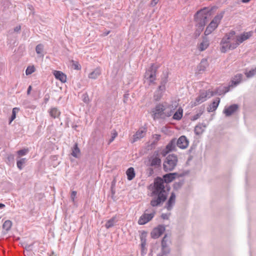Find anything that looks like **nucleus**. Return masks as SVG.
I'll use <instances>...</instances> for the list:
<instances>
[{
	"mask_svg": "<svg viewBox=\"0 0 256 256\" xmlns=\"http://www.w3.org/2000/svg\"><path fill=\"white\" fill-rule=\"evenodd\" d=\"M236 38L237 36H236V32L234 30H230L226 34L220 43L221 52L225 53L228 50L234 49L235 48L232 46L235 42H236Z\"/></svg>",
	"mask_w": 256,
	"mask_h": 256,
	"instance_id": "obj_1",
	"label": "nucleus"
},
{
	"mask_svg": "<svg viewBox=\"0 0 256 256\" xmlns=\"http://www.w3.org/2000/svg\"><path fill=\"white\" fill-rule=\"evenodd\" d=\"M169 186L160 178H157L154 182V189L153 194L167 197V192L169 190Z\"/></svg>",
	"mask_w": 256,
	"mask_h": 256,
	"instance_id": "obj_2",
	"label": "nucleus"
},
{
	"mask_svg": "<svg viewBox=\"0 0 256 256\" xmlns=\"http://www.w3.org/2000/svg\"><path fill=\"white\" fill-rule=\"evenodd\" d=\"M172 112H170L162 104L157 105L152 111V117L154 119L165 118L172 116Z\"/></svg>",
	"mask_w": 256,
	"mask_h": 256,
	"instance_id": "obj_3",
	"label": "nucleus"
},
{
	"mask_svg": "<svg viewBox=\"0 0 256 256\" xmlns=\"http://www.w3.org/2000/svg\"><path fill=\"white\" fill-rule=\"evenodd\" d=\"M178 162V158L176 155L169 154L164 162V169L166 172L172 171L176 166Z\"/></svg>",
	"mask_w": 256,
	"mask_h": 256,
	"instance_id": "obj_4",
	"label": "nucleus"
},
{
	"mask_svg": "<svg viewBox=\"0 0 256 256\" xmlns=\"http://www.w3.org/2000/svg\"><path fill=\"white\" fill-rule=\"evenodd\" d=\"M155 214V210L153 208L146 210L144 214L140 216L138 220V224L140 225H143L148 223L152 219Z\"/></svg>",
	"mask_w": 256,
	"mask_h": 256,
	"instance_id": "obj_5",
	"label": "nucleus"
},
{
	"mask_svg": "<svg viewBox=\"0 0 256 256\" xmlns=\"http://www.w3.org/2000/svg\"><path fill=\"white\" fill-rule=\"evenodd\" d=\"M208 12L206 8H204L197 12L195 18L200 25V26L202 28L206 24L207 22L208 16L210 15L208 14Z\"/></svg>",
	"mask_w": 256,
	"mask_h": 256,
	"instance_id": "obj_6",
	"label": "nucleus"
},
{
	"mask_svg": "<svg viewBox=\"0 0 256 256\" xmlns=\"http://www.w3.org/2000/svg\"><path fill=\"white\" fill-rule=\"evenodd\" d=\"M224 12H221L216 15L212 20L210 22L208 26L206 28L205 31L206 34H208L214 30L220 24L221 20L223 18Z\"/></svg>",
	"mask_w": 256,
	"mask_h": 256,
	"instance_id": "obj_7",
	"label": "nucleus"
},
{
	"mask_svg": "<svg viewBox=\"0 0 256 256\" xmlns=\"http://www.w3.org/2000/svg\"><path fill=\"white\" fill-rule=\"evenodd\" d=\"M214 95V92L212 91L208 90H201L200 92L199 96L196 98L194 102V106H196L202 104V102L206 101L208 98H211Z\"/></svg>",
	"mask_w": 256,
	"mask_h": 256,
	"instance_id": "obj_8",
	"label": "nucleus"
},
{
	"mask_svg": "<svg viewBox=\"0 0 256 256\" xmlns=\"http://www.w3.org/2000/svg\"><path fill=\"white\" fill-rule=\"evenodd\" d=\"M156 67L152 64L150 68L146 72L144 75L145 82L149 84L154 82L156 80Z\"/></svg>",
	"mask_w": 256,
	"mask_h": 256,
	"instance_id": "obj_9",
	"label": "nucleus"
},
{
	"mask_svg": "<svg viewBox=\"0 0 256 256\" xmlns=\"http://www.w3.org/2000/svg\"><path fill=\"white\" fill-rule=\"evenodd\" d=\"M252 34V32H244L240 36H237L236 42H235L234 44H232V48H237L240 44L250 38Z\"/></svg>",
	"mask_w": 256,
	"mask_h": 256,
	"instance_id": "obj_10",
	"label": "nucleus"
},
{
	"mask_svg": "<svg viewBox=\"0 0 256 256\" xmlns=\"http://www.w3.org/2000/svg\"><path fill=\"white\" fill-rule=\"evenodd\" d=\"M146 130L144 128H140L136 133L133 136L131 140V142L134 143L144 138L146 135Z\"/></svg>",
	"mask_w": 256,
	"mask_h": 256,
	"instance_id": "obj_11",
	"label": "nucleus"
},
{
	"mask_svg": "<svg viewBox=\"0 0 256 256\" xmlns=\"http://www.w3.org/2000/svg\"><path fill=\"white\" fill-rule=\"evenodd\" d=\"M176 144L179 148L185 149L188 146L189 142L185 136H182L178 140H176Z\"/></svg>",
	"mask_w": 256,
	"mask_h": 256,
	"instance_id": "obj_12",
	"label": "nucleus"
},
{
	"mask_svg": "<svg viewBox=\"0 0 256 256\" xmlns=\"http://www.w3.org/2000/svg\"><path fill=\"white\" fill-rule=\"evenodd\" d=\"M176 139H172L166 146L164 150L162 151V154L165 156L168 152L176 150Z\"/></svg>",
	"mask_w": 256,
	"mask_h": 256,
	"instance_id": "obj_13",
	"label": "nucleus"
},
{
	"mask_svg": "<svg viewBox=\"0 0 256 256\" xmlns=\"http://www.w3.org/2000/svg\"><path fill=\"white\" fill-rule=\"evenodd\" d=\"M164 230V226L160 225L152 230L151 232L152 237L154 238H157L162 234Z\"/></svg>",
	"mask_w": 256,
	"mask_h": 256,
	"instance_id": "obj_14",
	"label": "nucleus"
},
{
	"mask_svg": "<svg viewBox=\"0 0 256 256\" xmlns=\"http://www.w3.org/2000/svg\"><path fill=\"white\" fill-rule=\"evenodd\" d=\"M156 198H154L150 202V205L152 207L160 206L166 199V196L157 195Z\"/></svg>",
	"mask_w": 256,
	"mask_h": 256,
	"instance_id": "obj_15",
	"label": "nucleus"
},
{
	"mask_svg": "<svg viewBox=\"0 0 256 256\" xmlns=\"http://www.w3.org/2000/svg\"><path fill=\"white\" fill-rule=\"evenodd\" d=\"M238 108L236 104H232L229 106L226 107L223 111L226 116H230L234 114Z\"/></svg>",
	"mask_w": 256,
	"mask_h": 256,
	"instance_id": "obj_16",
	"label": "nucleus"
},
{
	"mask_svg": "<svg viewBox=\"0 0 256 256\" xmlns=\"http://www.w3.org/2000/svg\"><path fill=\"white\" fill-rule=\"evenodd\" d=\"M150 166L157 168L160 166L161 160L158 154L152 156L150 159Z\"/></svg>",
	"mask_w": 256,
	"mask_h": 256,
	"instance_id": "obj_17",
	"label": "nucleus"
},
{
	"mask_svg": "<svg viewBox=\"0 0 256 256\" xmlns=\"http://www.w3.org/2000/svg\"><path fill=\"white\" fill-rule=\"evenodd\" d=\"M175 201H176V195L174 193H172L171 194V196H170L169 200H168V202L166 204V205L165 206L166 208L168 210H170L172 208L175 204Z\"/></svg>",
	"mask_w": 256,
	"mask_h": 256,
	"instance_id": "obj_18",
	"label": "nucleus"
},
{
	"mask_svg": "<svg viewBox=\"0 0 256 256\" xmlns=\"http://www.w3.org/2000/svg\"><path fill=\"white\" fill-rule=\"evenodd\" d=\"M100 69L98 68H97L88 74V78L90 79L95 80L100 75Z\"/></svg>",
	"mask_w": 256,
	"mask_h": 256,
	"instance_id": "obj_19",
	"label": "nucleus"
},
{
	"mask_svg": "<svg viewBox=\"0 0 256 256\" xmlns=\"http://www.w3.org/2000/svg\"><path fill=\"white\" fill-rule=\"evenodd\" d=\"M169 242V238L166 234L163 238L162 241V246L163 250L164 252L166 253L168 252V243Z\"/></svg>",
	"mask_w": 256,
	"mask_h": 256,
	"instance_id": "obj_20",
	"label": "nucleus"
},
{
	"mask_svg": "<svg viewBox=\"0 0 256 256\" xmlns=\"http://www.w3.org/2000/svg\"><path fill=\"white\" fill-rule=\"evenodd\" d=\"M220 102L219 98H216L208 108V110L209 112L214 111L218 108Z\"/></svg>",
	"mask_w": 256,
	"mask_h": 256,
	"instance_id": "obj_21",
	"label": "nucleus"
},
{
	"mask_svg": "<svg viewBox=\"0 0 256 256\" xmlns=\"http://www.w3.org/2000/svg\"><path fill=\"white\" fill-rule=\"evenodd\" d=\"M206 125L202 124H200L196 126L194 128V132L196 135H200L204 131Z\"/></svg>",
	"mask_w": 256,
	"mask_h": 256,
	"instance_id": "obj_22",
	"label": "nucleus"
},
{
	"mask_svg": "<svg viewBox=\"0 0 256 256\" xmlns=\"http://www.w3.org/2000/svg\"><path fill=\"white\" fill-rule=\"evenodd\" d=\"M68 67L70 69H74L76 70H80L81 69V66L76 61L73 60H70L68 63Z\"/></svg>",
	"mask_w": 256,
	"mask_h": 256,
	"instance_id": "obj_23",
	"label": "nucleus"
},
{
	"mask_svg": "<svg viewBox=\"0 0 256 256\" xmlns=\"http://www.w3.org/2000/svg\"><path fill=\"white\" fill-rule=\"evenodd\" d=\"M242 75L240 74H236L232 80V84L230 86H235L240 83Z\"/></svg>",
	"mask_w": 256,
	"mask_h": 256,
	"instance_id": "obj_24",
	"label": "nucleus"
},
{
	"mask_svg": "<svg viewBox=\"0 0 256 256\" xmlns=\"http://www.w3.org/2000/svg\"><path fill=\"white\" fill-rule=\"evenodd\" d=\"M71 154L75 158H79L80 156V152L78 148V147L77 144H74V146L72 148Z\"/></svg>",
	"mask_w": 256,
	"mask_h": 256,
	"instance_id": "obj_25",
	"label": "nucleus"
},
{
	"mask_svg": "<svg viewBox=\"0 0 256 256\" xmlns=\"http://www.w3.org/2000/svg\"><path fill=\"white\" fill-rule=\"evenodd\" d=\"M117 222L116 218V216L112 217L106 222L105 226L108 229L112 228L116 225Z\"/></svg>",
	"mask_w": 256,
	"mask_h": 256,
	"instance_id": "obj_26",
	"label": "nucleus"
},
{
	"mask_svg": "<svg viewBox=\"0 0 256 256\" xmlns=\"http://www.w3.org/2000/svg\"><path fill=\"white\" fill-rule=\"evenodd\" d=\"M176 175V173H170L166 174L164 176L162 179L164 180V182H165L168 185V183L171 182L175 178V176Z\"/></svg>",
	"mask_w": 256,
	"mask_h": 256,
	"instance_id": "obj_27",
	"label": "nucleus"
},
{
	"mask_svg": "<svg viewBox=\"0 0 256 256\" xmlns=\"http://www.w3.org/2000/svg\"><path fill=\"white\" fill-rule=\"evenodd\" d=\"M208 62L206 59H202L200 63L198 66V69L199 72L204 71L208 66Z\"/></svg>",
	"mask_w": 256,
	"mask_h": 256,
	"instance_id": "obj_28",
	"label": "nucleus"
},
{
	"mask_svg": "<svg viewBox=\"0 0 256 256\" xmlns=\"http://www.w3.org/2000/svg\"><path fill=\"white\" fill-rule=\"evenodd\" d=\"M209 46V41L206 38H204L199 46V49L200 51L205 50Z\"/></svg>",
	"mask_w": 256,
	"mask_h": 256,
	"instance_id": "obj_29",
	"label": "nucleus"
},
{
	"mask_svg": "<svg viewBox=\"0 0 256 256\" xmlns=\"http://www.w3.org/2000/svg\"><path fill=\"white\" fill-rule=\"evenodd\" d=\"M53 74L56 79L60 80L62 82H64V74L62 72L54 70Z\"/></svg>",
	"mask_w": 256,
	"mask_h": 256,
	"instance_id": "obj_30",
	"label": "nucleus"
},
{
	"mask_svg": "<svg viewBox=\"0 0 256 256\" xmlns=\"http://www.w3.org/2000/svg\"><path fill=\"white\" fill-rule=\"evenodd\" d=\"M128 179L129 180H132L135 176V172L133 168H130L126 172Z\"/></svg>",
	"mask_w": 256,
	"mask_h": 256,
	"instance_id": "obj_31",
	"label": "nucleus"
},
{
	"mask_svg": "<svg viewBox=\"0 0 256 256\" xmlns=\"http://www.w3.org/2000/svg\"><path fill=\"white\" fill-rule=\"evenodd\" d=\"M49 113L52 118H58L60 115V112L58 108H53L50 110Z\"/></svg>",
	"mask_w": 256,
	"mask_h": 256,
	"instance_id": "obj_32",
	"label": "nucleus"
},
{
	"mask_svg": "<svg viewBox=\"0 0 256 256\" xmlns=\"http://www.w3.org/2000/svg\"><path fill=\"white\" fill-rule=\"evenodd\" d=\"M12 226V222L10 220H6L2 224V228L6 232L9 231Z\"/></svg>",
	"mask_w": 256,
	"mask_h": 256,
	"instance_id": "obj_33",
	"label": "nucleus"
},
{
	"mask_svg": "<svg viewBox=\"0 0 256 256\" xmlns=\"http://www.w3.org/2000/svg\"><path fill=\"white\" fill-rule=\"evenodd\" d=\"M20 110V108H14L12 110V114L10 119L9 124H10L11 122L16 118V114Z\"/></svg>",
	"mask_w": 256,
	"mask_h": 256,
	"instance_id": "obj_34",
	"label": "nucleus"
},
{
	"mask_svg": "<svg viewBox=\"0 0 256 256\" xmlns=\"http://www.w3.org/2000/svg\"><path fill=\"white\" fill-rule=\"evenodd\" d=\"M26 158H22L17 160V167L20 170H22L23 168V165L26 163Z\"/></svg>",
	"mask_w": 256,
	"mask_h": 256,
	"instance_id": "obj_35",
	"label": "nucleus"
},
{
	"mask_svg": "<svg viewBox=\"0 0 256 256\" xmlns=\"http://www.w3.org/2000/svg\"><path fill=\"white\" fill-rule=\"evenodd\" d=\"M182 116V110L180 109H178L173 116V118L174 120H180Z\"/></svg>",
	"mask_w": 256,
	"mask_h": 256,
	"instance_id": "obj_36",
	"label": "nucleus"
},
{
	"mask_svg": "<svg viewBox=\"0 0 256 256\" xmlns=\"http://www.w3.org/2000/svg\"><path fill=\"white\" fill-rule=\"evenodd\" d=\"M245 74L248 78H250L256 74V67L248 72H246Z\"/></svg>",
	"mask_w": 256,
	"mask_h": 256,
	"instance_id": "obj_37",
	"label": "nucleus"
},
{
	"mask_svg": "<svg viewBox=\"0 0 256 256\" xmlns=\"http://www.w3.org/2000/svg\"><path fill=\"white\" fill-rule=\"evenodd\" d=\"M118 132L115 130H112L110 133V138L108 140V144H110L112 142L114 141V138L117 136Z\"/></svg>",
	"mask_w": 256,
	"mask_h": 256,
	"instance_id": "obj_38",
	"label": "nucleus"
},
{
	"mask_svg": "<svg viewBox=\"0 0 256 256\" xmlns=\"http://www.w3.org/2000/svg\"><path fill=\"white\" fill-rule=\"evenodd\" d=\"M44 46L42 44H38L36 46V51L38 54H41L43 51Z\"/></svg>",
	"mask_w": 256,
	"mask_h": 256,
	"instance_id": "obj_39",
	"label": "nucleus"
},
{
	"mask_svg": "<svg viewBox=\"0 0 256 256\" xmlns=\"http://www.w3.org/2000/svg\"><path fill=\"white\" fill-rule=\"evenodd\" d=\"M34 70L35 68L34 66H29L26 70V75L30 74L34 72Z\"/></svg>",
	"mask_w": 256,
	"mask_h": 256,
	"instance_id": "obj_40",
	"label": "nucleus"
},
{
	"mask_svg": "<svg viewBox=\"0 0 256 256\" xmlns=\"http://www.w3.org/2000/svg\"><path fill=\"white\" fill-rule=\"evenodd\" d=\"M6 159L8 162H9L10 164L13 163L14 160V156L12 154H8Z\"/></svg>",
	"mask_w": 256,
	"mask_h": 256,
	"instance_id": "obj_41",
	"label": "nucleus"
},
{
	"mask_svg": "<svg viewBox=\"0 0 256 256\" xmlns=\"http://www.w3.org/2000/svg\"><path fill=\"white\" fill-rule=\"evenodd\" d=\"M28 151V149H22L18 150L17 154L19 156H22L26 155Z\"/></svg>",
	"mask_w": 256,
	"mask_h": 256,
	"instance_id": "obj_42",
	"label": "nucleus"
},
{
	"mask_svg": "<svg viewBox=\"0 0 256 256\" xmlns=\"http://www.w3.org/2000/svg\"><path fill=\"white\" fill-rule=\"evenodd\" d=\"M162 93H161L160 92H156V91L155 92L154 95V98L155 100H159L162 96Z\"/></svg>",
	"mask_w": 256,
	"mask_h": 256,
	"instance_id": "obj_43",
	"label": "nucleus"
},
{
	"mask_svg": "<svg viewBox=\"0 0 256 256\" xmlns=\"http://www.w3.org/2000/svg\"><path fill=\"white\" fill-rule=\"evenodd\" d=\"M166 88L164 85L160 84L158 88V90H156V92H160L161 93H163L165 90Z\"/></svg>",
	"mask_w": 256,
	"mask_h": 256,
	"instance_id": "obj_44",
	"label": "nucleus"
},
{
	"mask_svg": "<svg viewBox=\"0 0 256 256\" xmlns=\"http://www.w3.org/2000/svg\"><path fill=\"white\" fill-rule=\"evenodd\" d=\"M142 243H141V246H142V252L144 250V248L146 244V240L145 238H142L141 240Z\"/></svg>",
	"mask_w": 256,
	"mask_h": 256,
	"instance_id": "obj_45",
	"label": "nucleus"
},
{
	"mask_svg": "<svg viewBox=\"0 0 256 256\" xmlns=\"http://www.w3.org/2000/svg\"><path fill=\"white\" fill-rule=\"evenodd\" d=\"M24 246H23L26 250H32V247L33 246V244H24Z\"/></svg>",
	"mask_w": 256,
	"mask_h": 256,
	"instance_id": "obj_46",
	"label": "nucleus"
},
{
	"mask_svg": "<svg viewBox=\"0 0 256 256\" xmlns=\"http://www.w3.org/2000/svg\"><path fill=\"white\" fill-rule=\"evenodd\" d=\"M170 216V213L162 214L161 216V218L164 220H168Z\"/></svg>",
	"mask_w": 256,
	"mask_h": 256,
	"instance_id": "obj_47",
	"label": "nucleus"
},
{
	"mask_svg": "<svg viewBox=\"0 0 256 256\" xmlns=\"http://www.w3.org/2000/svg\"><path fill=\"white\" fill-rule=\"evenodd\" d=\"M76 196V191L72 192L70 195V198L72 200L74 201V200Z\"/></svg>",
	"mask_w": 256,
	"mask_h": 256,
	"instance_id": "obj_48",
	"label": "nucleus"
},
{
	"mask_svg": "<svg viewBox=\"0 0 256 256\" xmlns=\"http://www.w3.org/2000/svg\"><path fill=\"white\" fill-rule=\"evenodd\" d=\"M167 82H168L167 78H166V76H165L164 78H162L160 84L164 85L165 86V84H166Z\"/></svg>",
	"mask_w": 256,
	"mask_h": 256,
	"instance_id": "obj_49",
	"label": "nucleus"
},
{
	"mask_svg": "<svg viewBox=\"0 0 256 256\" xmlns=\"http://www.w3.org/2000/svg\"><path fill=\"white\" fill-rule=\"evenodd\" d=\"M21 30V26H16V27H15L14 29V32H17V33H19L20 30Z\"/></svg>",
	"mask_w": 256,
	"mask_h": 256,
	"instance_id": "obj_50",
	"label": "nucleus"
},
{
	"mask_svg": "<svg viewBox=\"0 0 256 256\" xmlns=\"http://www.w3.org/2000/svg\"><path fill=\"white\" fill-rule=\"evenodd\" d=\"M159 2V0H152L150 3V5L152 6L156 5L158 2Z\"/></svg>",
	"mask_w": 256,
	"mask_h": 256,
	"instance_id": "obj_51",
	"label": "nucleus"
},
{
	"mask_svg": "<svg viewBox=\"0 0 256 256\" xmlns=\"http://www.w3.org/2000/svg\"><path fill=\"white\" fill-rule=\"evenodd\" d=\"M201 114H202V113H200V114H196L194 115L192 117V120H197L200 116Z\"/></svg>",
	"mask_w": 256,
	"mask_h": 256,
	"instance_id": "obj_52",
	"label": "nucleus"
},
{
	"mask_svg": "<svg viewBox=\"0 0 256 256\" xmlns=\"http://www.w3.org/2000/svg\"><path fill=\"white\" fill-rule=\"evenodd\" d=\"M160 136L159 134H155L154 136V138L156 140H158L160 138Z\"/></svg>",
	"mask_w": 256,
	"mask_h": 256,
	"instance_id": "obj_53",
	"label": "nucleus"
},
{
	"mask_svg": "<svg viewBox=\"0 0 256 256\" xmlns=\"http://www.w3.org/2000/svg\"><path fill=\"white\" fill-rule=\"evenodd\" d=\"M31 90H32V86H28V90H27V94H30Z\"/></svg>",
	"mask_w": 256,
	"mask_h": 256,
	"instance_id": "obj_54",
	"label": "nucleus"
},
{
	"mask_svg": "<svg viewBox=\"0 0 256 256\" xmlns=\"http://www.w3.org/2000/svg\"><path fill=\"white\" fill-rule=\"evenodd\" d=\"M48 100H49V96L46 97V96L44 98V102L46 103L48 102Z\"/></svg>",
	"mask_w": 256,
	"mask_h": 256,
	"instance_id": "obj_55",
	"label": "nucleus"
},
{
	"mask_svg": "<svg viewBox=\"0 0 256 256\" xmlns=\"http://www.w3.org/2000/svg\"><path fill=\"white\" fill-rule=\"evenodd\" d=\"M5 207V205L2 203H0V209L3 208Z\"/></svg>",
	"mask_w": 256,
	"mask_h": 256,
	"instance_id": "obj_56",
	"label": "nucleus"
},
{
	"mask_svg": "<svg viewBox=\"0 0 256 256\" xmlns=\"http://www.w3.org/2000/svg\"><path fill=\"white\" fill-rule=\"evenodd\" d=\"M28 8H29V9H30V10H32V9H33V6H32V5H28Z\"/></svg>",
	"mask_w": 256,
	"mask_h": 256,
	"instance_id": "obj_57",
	"label": "nucleus"
},
{
	"mask_svg": "<svg viewBox=\"0 0 256 256\" xmlns=\"http://www.w3.org/2000/svg\"><path fill=\"white\" fill-rule=\"evenodd\" d=\"M84 100L85 102H87L88 101V98H84Z\"/></svg>",
	"mask_w": 256,
	"mask_h": 256,
	"instance_id": "obj_58",
	"label": "nucleus"
},
{
	"mask_svg": "<svg viewBox=\"0 0 256 256\" xmlns=\"http://www.w3.org/2000/svg\"><path fill=\"white\" fill-rule=\"evenodd\" d=\"M250 0H242V2L244 3L248 2Z\"/></svg>",
	"mask_w": 256,
	"mask_h": 256,
	"instance_id": "obj_59",
	"label": "nucleus"
},
{
	"mask_svg": "<svg viewBox=\"0 0 256 256\" xmlns=\"http://www.w3.org/2000/svg\"><path fill=\"white\" fill-rule=\"evenodd\" d=\"M216 94H221V93L220 92H218V91H216Z\"/></svg>",
	"mask_w": 256,
	"mask_h": 256,
	"instance_id": "obj_60",
	"label": "nucleus"
},
{
	"mask_svg": "<svg viewBox=\"0 0 256 256\" xmlns=\"http://www.w3.org/2000/svg\"><path fill=\"white\" fill-rule=\"evenodd\" d=\"M228 89L227 90H226L224 92V93H226V92H228Z\"/></svg>",
	"mask_w": 256,
	"mask_h": 256,
	"instance_id": "obj_61",
	"label": "nucleus"
},
{
	"mask_svg": "<svg viewBox=\"0 0 256 256\" xmlns=\"http://www.w3.org/2000/svg\"><path fill=\"white\" fill-rule=\"evenodd\" d=\"M64 77H65V79H66V75L65 74L64 76ZM66 82V80H65V82Z\"/></svg>",
	"mask_w": 256,
	"mask_h": 256,
	"instance_id": "obj_62",
	"label": "nucleus"
},
{
	"mask_svg": "<svg viewBox=\"0 0 256 256\" xmlns=\"http://www.w3.org/2000/svg\"><path fill=\"white\" fill-rule=\"evenodd\" d=\"M108 34H109V32H106V35H108Z\"/></svg>",
	"mask_w": 256,
	"mask_h": 256,
	"instance_id": "obj_63",
	"label": "nucleus"
},
{
	"mask_svg": "<svg viewBox=\"0 0 256 256\" xmlns=\"http://www.w3.org/2000/svg\"><path fill=\"white\" fill-rule=\"evenodd\" d=\"M255 32H256V30H255Z\"/></svg>",
	"mask_w": 256,
	"mask_h": 256,
	"instance_id": "obj_64",
	"label": "nucleus"
}]
</instances>
